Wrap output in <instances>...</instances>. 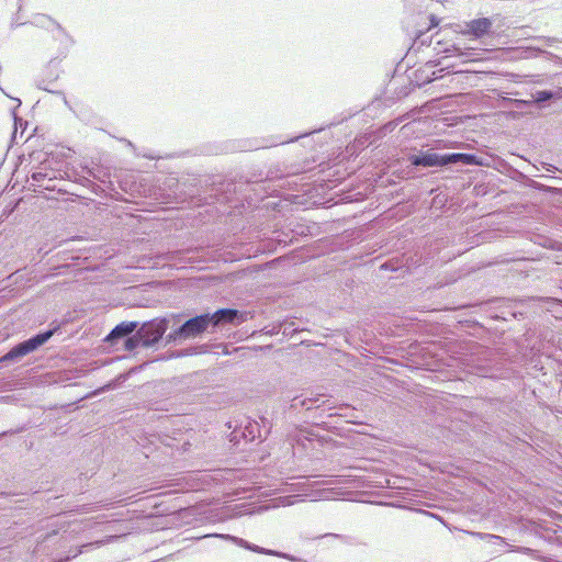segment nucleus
Instances as JSON below:
<instances>
[{"mask_svg": "<svg viewBox=\"0 0 562 562\" xmlns=\"http://www.w3.org/2000/svg\"><path fill=\"white\" fill-rule=\"evenodd\" d=\"M560 98L559 92L551 90H540L532 93V100L535 103L541 104L552 99Z\"/></svg>", "mask_w": 562, "mask_h": 562, "instance_id": "obj_10", "label": "nucleus"}, {"mask_svg": "<svg viewBox=\"0 0 562 562\" xmlns=\"http://www.w3.org/2000/svg\"><path fill=\"white\" fill-rule=\"evenodd\" d=\"M211 322H212V330L224 324H234V323H243L246 321V317L241 312L235 308H220L214 313H210Z\"/></svg>", "mask_w": 562, "mask_h": 562, "instance_id": "obj_6", "label": "nucleus"}, {"mask_svg": "<svg viewBox=\"0 0 562 562\" xmlns=\"http://www.w3.org/2000/svg\"><path fill=\"white\" fill-rule=\"evenodd\" d=\"M57 77L58 76L56 75L54 77V79H52V80L46 81V80L43 79V80L38 81L37 82V88L42 89L44 91L50 92V93H55V90H54L53 86H54V80L57 79Z\"/></svg>", "mask_w": 562, "mask_h": 562, "instance_id": "obj_12", "label": "nucleus"}, {"mask_svg": "<svg viewBox=\"0 0 562 562\" xmlns=\"http://www.w3.org/2000/svg\"><path fill=\"white\" fill-rule=\"evenodd\" d=\"M206 537H217V538H221V539H224L226 541H231L233 542L234 544L240 547V548H244L248 551H251V552H255V553H259V554H266V555H271V557H278V558H281V559H285V560H289L291 562H306L300 558H296L295 555H292L290 553H285V552H281V551H277V550H272V549H266L263 547H259L255 543H251L243 538H239V537H236V536H233V535H228V533H213V535H207Z\"/></svg>", "mask_w": 562, "mask_h": 562, "instance_id": "obj_4", "label": "nucleus"}, {"mask_svg": "<svg viewBox=\"0 0 562 562\" xmlns=\"http://www.w3.org/2000/svg\"><path fill=\"white\" fill-rule=\"evenodd\" d=\"M138 329V322H122L117 324L106 336L105 340L116 344L121 338H126Z\"/></svg>", "mask_w": 562, "mask_h": 562, "instance_id": "obj_8", "label": "nucleus"}, {"mask_svg": "<svg viewBox=\"0 0 562 562\" xmlns=\"http://www.w3.org/2000/svg\"><path fill=\"white\" fill-rule=\"evenodd\" d=\"M323 537H331V538H339L340 536L337 533H326Z\"/></svg>", "mask_w": 562, "mask_h": 562, "instance_id": "obj_17", "label": "nucleus"}, {"mask_svg": "<svg viewBox=\"0 0 562 562\" xmlns=\"http://www.w3.org/2000/svg\"><path fill=\"white\" fill-rule=\"evenodd\" d=\"M13 115H14V123L16 124L18 123V117H16L15 113H13Z\"/></svg>", "mask_w": 562, "mask_h": 562, "instance_id": "obj_18", "label": "nucleus"}, {"mask_svg": "<svg viewBox=\"0 0 562 562\" xmlns=\"http://www.w3.org/2000/svg\"><path fill=\"white\" fill-rule=\"evenodd\" d=\"M138 346H143V339L139 336V329H137L134 335L132 334L126 337L124 341V347L128 351L136 349Z\"/></svg>", "mask_w": 562, "mask_h": 562, "instance_id": "obj_11", "label": "nucleus"}, {"mask_svg": "<svg viewBox=\"0 0 562 562\" xmlns=\"http://www.w3.org/2000/svg\"><path fill=\"white\" fill-rule=\"evenodd\" d=\"M16 101H18V106L21 105V100L16 99Z\"/></svg>", "mask_w": 562, "mask_h": 562, "instance_id": "obj_20", "label": "nucleus"}, {"mask_svg": "<svg viewBox=\"0 0 562 562\" xmlns=\"http://www.w3.org/2000/svg\"><path fill=\"white\" fill-rule=\"evenodd\" d=\"M64 103H65L66 105L68 104L67 99H66V97H65V95H64Z\"/></svg>", "mask_w": 562, "mask_h": 562, "instance_id": "obj_19", "label": "nucleus"}, {"mask_svg": "<svg viewBox=\"0 0 562 562\" xmlns=\"http://www.w3.org/2000/svg\"><path fill=\"white\" fill-rule=\"evenodd\" d=\"M493 21L490 18H479L465 22L462 34L479 40L492 32Z\"/></svg>", "mask_w": 562, "mask_h": 562, "instance_id": "obj_7", "label": "nucleus"}, {"mask_svg": "<svg viewBox=\"0 0 562 562\" xmlns=\"http://www.w3.org/2000/svg\"><path fill=\"white\" fill-rule=\"evenodd\" d=\"M47 177V173L45 171L38 170L32 173V180L34 182H42Z\"/></svg>", "mask_w": 562, "mask_h": 562, "instance_id": "obj_13", "label": "nucleus"}, {"mask_svg": "<svg viewBox=\"0 0 562 562\" xmlns=\"http://www.w3.org/2000/svg\"><path fill=\"white\" fill-rule=\"evenodd\" d=\"M407 160L415 167H443L448 165H456L462 162L464 165H476V156L472 154L451 153V154H437L431 150L419 151L418 154L409 155Z\"/></svg>", "mask_w": 562, "mask_h": 562, "instance_id": "obj_1", "label": "nucleus"}, {"mask_svg": "<svg viewBox=\"0 0 562 562\" xmlns=\"http://www.w3.org/2000/svg\"><path fill=\"white\" fill-rule=\"evenodd\" d=\"M484 538L491 539V540H502V538L499 536H494V535H490V533H485Z\"/></svg>", "mask_w": 562, "mask_h": 562, "instance_id": "obj_15", "label": "nucleus"}, {"mask_svg": "<svg viewBox=\"0 0 562 562\" xmlns=\"http://www.w3.org/2000/svg\"><path fill=\"white\" fill-rule=\"evenodd\" d=\"M214 333L212 330V322L210 313L196 315L186 321L175 331L167 335V341L184 340L200 337L203 333Z\"/></svg>", "mask_w": 562, "mask_h": 562, "instance_id": "obj_2", "label": "nucleus"}, {"mask_svg": "<svg viewBox=\"0 0 562 562\" xmlns=\"http://www.w3.org/2000/svg\"><path fill=\"white\" fill-rule=\"evenodd\" d=\"M168 328L166 318H155L145 322L138 329L144 347H151L157 344Z\"/></svg>", "mask_w": 562, "mask_h": 562, "instance_id": "obj_5", "label": "nucleus"}, {"mask_svg": "<svg viewBox=\"0 0 562 562\" xmlns=\"http://www.w3.org/2000/svg\"><path fill=\"white\" fill-rule=\"evenodd\" d=\"M323 397L324 396L321 394L313 396V397H304V398L295 397V398H293L292 406L297 407L300 405L302 407H305L306 409H312L314 407H319L321 405H323L325 403Z\"/></svg>", "mask_w": 562, "mask_h": 562, "instance_id": "obj_9", "label": "nucleus"}, {"mask_svg": "<svg viewBox=\"0 0 562 562\" xmlns=\"http://www.w3.org/2000/svg\"><path fill=\"white\" fill-rule=\"evenodd\" d=\"M300 136H295V137H292L290 139H280L277 144H285V143H289V142H293L295 139H297Z\"/></svg>", "mask_w": 562, "mask_h": 562, "instance_id": "obj_16", "label": "nucleus"}, {"mask_svg": "<svg viewBox=\"0 0 562 562\" xmlns=\"http://www.w3.org/2000/svg\"><path fill=\"white\" fill-rule=\"evenodd\" d=\"M538 40L541 41L546 46H552L557 42V38L547 36L539 37Z\"/></svg>", "mask_w": 562, "mask_h": 562, "instance_id": "obj_14", "label": "nucleus"}, {"mask_svg": "<svg viewBox=\"0 0 562 562\" xmlns=\"http://www.w3.org/2000/svg\"><path fill=\"white\" fill-rule=\"evenodd\" d=\"M58 330L59 326H55L54 328L40 331L31 338L19 342L0 358V363L18 361L24 356L37 350L40 347L46 344Z\"/></svg>", "mask_w": 562, "mask_h": 562, "instance_id": "obj_3", "label": "nucleus"}]
</instances>
